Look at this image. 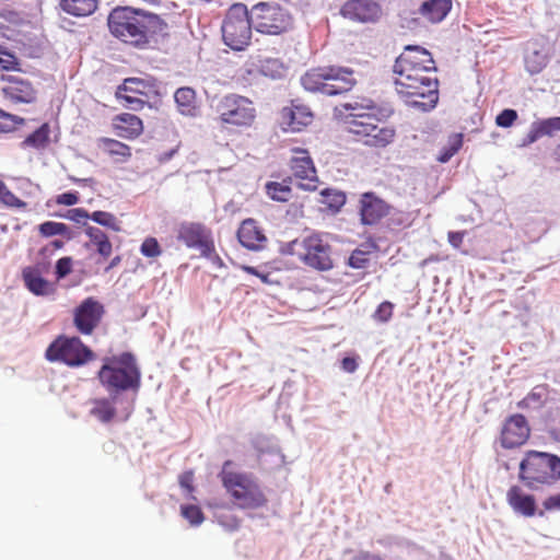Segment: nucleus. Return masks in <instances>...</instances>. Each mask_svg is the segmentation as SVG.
Listing matches in <instances>:
<instances>
[{"label": "nucleus", "instance_id": "f257e3e1", "mask_svg": "<svg viewBox=\"0 0 560 560\" xmlns=\"http://www.w3.org/2000/svg\"><path fill=\"white\" fill-rule=\"evenodd\" d=\"M107 24L113 36L137 48H147L156 36H165L167 23L158 14L131 7H116Z\"/></svg>", "mask_w": 560, "mask_h": 560}, {"label": "nucleus", "instance_id": "f03ea898", "mask_svg": "<svg viewBox=\"0 0 560 560\" xmlns=\"http://www.w3.org/2000/svg\"><path fill=\"white\" fill-rule=\"evenodd\" d=\"M371 100L347 102L335 107L336 117L343 121L345 129L354 136L357 141L374 148H385L393 142L395 130L380 125Z\"/></svg>", "mask_w": 560, "mask_h": 560}, {"label": "nucleus", "instance_id": "7ed1b4c3", "mask_svg": "<svg viewBox=\"0 0 560 560\" xmlns=\"http://www.w3.org/2000/svg\"><path fill=\"white\" fill-rule=\"evenodd\" d=\"M97 378L108 395L135 405L141 386V370L131 352L104 358Z\"/></svg>", "mask_w": 560, "mask_h": 560}, {"label": "nucleus", "instance_id": "20e7f679", "mask_svg": "<svg viewBox=\"0 0 560 560\" xmlns=\"http://www.w3.org/2000/svg\"><path fill=\"white\" fill-rule=\"evenodd\" d=\"M430 71H436L435 62L431 54L420 46H407L405 52L395 61L394 72L398 75L395 80L397 88L416 89L419 83L435 89V80L425 75Z\"/></svg>", "mask_w": 560, "mask_h": 560}, {"label": "nucleus", "instance_id": "39448f33", "mask_svg": "<svg viewBox=\"0 0 560 560\" xmlns=\"http://www.w3.org/2000/svg\"><path fill=\"white\" fill-rule=\"evenodd\" d=\"M301 84L310 92L336 96L349 92L357 84L354 72L339 66L318 67L301 78Z\"/></svg>", "mask_w": 560, "mask_h": 560}, {"label": "nucleus", "instance_id": "423d86ee", "mask_svg": "<svg viewBox=\"0 0 560 560\" xmlns=\"http://www.w3.org/2000/svg\"><path fill=\"white\" fill-rule=\"evenodd\" d=\"M231 460L224 462L220 478L223 486L240 509H258L266 504L267 499L254 477L249 474L229 470Z\"/></svg>", "mask_w": 560, "mask_h": 560}, {"label": "nucleus", "instance_id": "0eeeda50", "mask_svg": "<svg viewBox=\"0 0 560 560\" xmlns=\"http://www.w3.org/2000/svg\"><path fill=\"white\" fill-rule=\"evenodd\" d=\"M520 479L530 490H538L540 485H553L560 479V457L542 452H528L520 463Z\"/></svg>", "mask_w": 560, "mask_h": 560}, {"label": "nucleus", "instance_id": "6e6552de", "mask_svg": "<svg viewBox=\"0 0 560 560\" xmlns=\"http://www.w3.org/2000/svg\"><path fill=\"white\" fill-rule=\"evenodd\" d=\"M254 28L252 12L244 3L232 4L222 23L224 44L234 50H242L249 44Z\"/></svg>", "mask_w": 560, "mask_h": 560}, {"label": "nucleus", "instance_id": "1a4fd4ad", "mask_svg": "<svg viewBox=\"0 0 560 560\" xmlns=\"http://www.w3.org/2000/svg\"><path fill=\"white\" fill-rule=\"evenodd\" d=\"M45 358L78 368L93 360L94 352L79 337L59 336L46 349Z\"/></svg>", "mask_w": 560, "mask_h": 560}, {"label": "nucleus", "instance_id": "9d476101", "mask_svg": "<svg viewBox=\"0 0 560 560\" xmlns=\"http://www.w3.org/2000/svg\"><path fill=\"white\" fill-rule=\"evenodd\" d=\"M254 30L261 34L278 35L292 25L289 12L278 3L259 2L252 7Z\"/></svg>", "mask_w": 560, "mask_h": 560}, {"label": "nucleus", "instance_id": "9b49d317", "mask_svg": "<svg viewBox=\"0 0 560 560\" xmlns=\"http://www.w3.org/2000/svg\"><path fill=\"white\" fill-rule=\"evenodd\" d=\"M215 112L225 124L248 126L255 118V108L252 102L236 94H229L218 101Z\"/></svg>", "mask_w": 560, "mask_h": 560}, {"label": "nucleus", "instance_id": "f8f14e48", "mask_svg": "<svg viewBox=\"0 0 560 560\" xmlns=\"http://www.w3.org/2000/svg\"><path fill=\"white\" fill-rule=\"evenodd\" d=\"M91 404L90 415L103 424L110 423L114 420L125 422L135 409V405L130 400H122L115 395L93 399Z\"/></svg>", "mask_w": 560, "mask_h": 560}, {"label": "nucleus", "instance_id": "ddd939ff", "mask_svg": "<svg viewBox=\"0 0 560 560\" xmlns=\"http://www.w3.org/2000/svg\"><path fill=\"white\" fill-rule=\"evenodd\" d=\"M176 238L187 248L197 249L200 254L211 253L212 231L200 222L183 221L176 228Z\"/></svg>", "mask_w": 560, "mask_h": 560}, {"label": "nucleus", "instance_id": "4468645a", "mask_svg": "<svg viewBox=\"0 0 560 560\" xmlns=\"http://www.w3.org/2000/svg\"><path fill=\"white\" fill-rule=\"evenodd\" d=\"M302 261L316 270L327 271L334 268L331 257V246L318 234H313L303 238Z\"/></svg>", "mask_w": 560, "mask_h": 560}, {"label": "nucleus", "instance_id": "2eb2a0df", "mask_svg": "<svg viewBox=\"0 0 560 560\" xmlns=\"http://www.w3.org/2000/svg\"><path fill=\"white\" fill-rule=\"evenodd\" d=\"M105 313L104 305L94 298H86L73 312V324L82 335H91Z\"/></svg>", "mask_w": 560, "mask_h": 560}, {"label": "nucleus", "instance_id": "dca6fc26", "mask_svg": "<svg viewBox=\"0 0 560 560\" xmlns=\"http://www.w3.org/2000/svg\"><path fill=\"white\" fill-rule=\"evenodd\" d=\"M439 81L435 80V89L419 83L416 89L397 88V92L404 98L405 103L417 110L429 112L433 109L439 101Z\"/></svg>", "mask_w": 560, "mask_h": 560}, {"label": "nucleus", "instance_id": "f3484780", "mask_svg": "<svg viewBox=\"0 0 560 560\" xmlns=\"http://www.w3.org/2000/svg\"><path fill=\"white\" fill-rule=\"evenodd\" d=\"M340 14L358 23H376L382 16V7L375 0H348L340 8Z\"/></svg>", "mask_w": 560, "mask_h": 560}, {"label": "nucleus", "instance_id": "a211bd4d", "mask_svg": "<svg viewBox=\"0 0 560 560\" xmlns=\"http://www.w3.org/2000/svg\"><path fill=\"white\" fill-rule=\"evenodd\" d=\"M3 86L1 88L3 96L13 103L30 104L36 100V90L32 83L20 75H1Z\"/></svg>", "mask_w": 560, "mask_h": 560}, {"label": "nucleus", "instance_id": "6ab92c4d", "mask_svg": "<svg viewBox=\"0 0 560 560\" xmlns=\"http://www.w3.org/2000/svg\"><path fill=\"white\" fill-rule=\"evenodd\" d=\"M389 205L375 192L368 191L360 196L359 213L364 225H374L389 213Z\"/></svg>", "mask_w": 560, "mask_h": 560}, {"label": "nucleus", "instance_id": "aec40b11", "mask_svg": "<svg viewBox=\"0 0 560 560\" xmlns=\"http://www.w3.org/2000/svg\"><path fill=\"white\" fill-rule=\"evenodd\" d=\"M529 436V427L523 415H513L506 419L501 430V445L514 448L523 445Z\"/></svg>", "mask_w": 560, "mask_h": 560}, {"label": "nucleus", "instance_id": "412c9836", "mask_svg": "<svg viewBox=\"0 0 560 560\" xmlns=\"http://www.w3.org/2000/svg\"><path fill=\"white\" fill-rule=\"evenodd\" d=\"M296 153L301 155L291 159V168L293 175L302 180L298 183V187L305 190H315L318 177L314 163L305 150H298Z\"/></svg>", "mask_w": 560, "mask_h": 560}, {"label": "nucleus", "instance_id": "4be33fe9", "mask_svg": "<svg viewBox=\"0 0 560 560\" xmlns=\"http://www.w3.org/2000/svg\"><path fill=\"white\" fill-rule=\"evenodd\" d=\"M313 115L305 105L291 103V106L283 107L280 113L279 124L283 131L296 132L312 122Z\"/></svg>", "mask_w": 560, "mask_h": 560}, {"label": "nucleus", "instance_id": "5701e85b", "mask_svg": "<svg viewBox=\"0 0 560 560\" xmlns=\"http://www.w3.org/2000/svg\"><path fill=\"white\" fill-rule=\"evenodd\" d=\"M548 49L538 42H529L524 54V65L530 74L540 73L549 62Z\"/></svg>", "mask_w": 560, "mask_h": 560}, {"label": "nucleus", "instance_id": "b1692460", "mask_svg": "<svg viewBox=\"0 0 560 560\" xmlns=\"http://www.w3.org/2000/svg\"><path fill=\"white\" fill-rule=\"evenodd\" d=\"M506 501L516 514L525 517H532L536 514L535 497L524 493L518 486H512L508 490Z\"/></svg>", "mask_w": 560, "mask_h": 560}, {"label": "nucleus", "instance_id": "393cba45", "mask_svg": "<svg viewBox=\"0 0 560 560\" xmlns=\"http://www.w3.org/2000/svg\"><path fill=\"white\" fill-rule=\"evenodd\" d=\"M237 238L242 246L250 250L261 249L267 241L254 219H246L242 222L237 231Z\"/></svg>", "mask_w": 560, "mask_h": 560}, {"label": "nucleus", "instance_id": "a878e982", "mask_svg": "<svg viewBox=\"0 0 560 560\" xmlns=\"http://www.w3.org/2000/svg\"><path fill=\"white\" fill-rule=\"evenodd\" d=\"M22 278L27 290L34 295L47 296L56 291L55 285L44 279L37 268L25 267L22 271Z\"/></svg>", "mask_w": 560, "mask_h": 560}, {"label": "nucleus", "instance_id": "bb28decb", "mask_svg": "<svg viewBox=\"0 0 560 560\" xmlns=\"http://www.w3.org/2000/svg\"><path fill=\"white\" fill-rule=\"evenodd\" d=\"M453 8L452 0H425L419 7V13L433 24L445 20Z\"/></svg>", "mask_w": 560, "mask_h": 560}, {"label": "nucleus", "instance_id": "cd10ccee", "mask_svg": "<svg viewBox=\"0 0 560 560\" xmlns=\"http://www.w3.org/2000/svg\"><path fill=\"white\" fill-rule=\"evenodd\" d=\"M98 0H60L59 7L66 13L84 18L93 14L97 9Z\"/></svg>", "mask_w": 560, "mask_h": 560}, {"label": "nucleus", "instance_id": "c85d7f7f", "mask_svg": "<svg viewBox=\"0 0 560 560\" xmlns=\"http://www.w3.org/2000/svg\"><path fill=\"white\" fill-rule=\"evenodd\" d=\"M175 103L180 114L194 117L197 114L196 92L188 86L179 88L174 94Z\"/></svg>", "mask_w": 560, "mask_h": 560}, {"label": "nucleus", "instance_id": "c756f323", "mask_svg": "<svg viewBox=\"0 0 560 560\" xmlns=\"http://www.w3.org/2000/svg\"><path fill=\"white\" fill-rule=\"evenodd\" d=\"M116 120L115 126L121 137L135 138L142 131V120L133 114H121Z\"/></svg>", "mask_w": 560, "mask_h": 560}, {"label": "nucleus", "instance_id": "7c9ffc66", "mask_svg": "<svg viewBox=\"0 0 560 560\" xmlns=\"http://www.w3.org/2000/svg\"><path fill=\"white\" fill-rule=\"evenodd\" d=\"M84 232L90 237L92 244L96 246V250L102 257L107 258L110 256L113 250L112 243L101 229L88 225Z\"/></svg>", "mask_w": 560, "mask_h": 560}, {"label": "nucleus", "instance_id": "2f4dec72", "mask_svg": "<svg viewBox=\"0 0 560 560\" xmlns=\"http://www.w3.org/2000/svg\"><path fill=\"white\" fill-rule=\"evenodd\" d=\"M49 126L43 124L34 132L28 135L21 143L22 148L44 149L49 142Z\"/></svg>", "mask_w": 560, "mask_h": 560}, {"label": "nucleus", "instance_id": "473e14b6", "mask_svg": "<svg viewBox=\"0 0 560 560\" xmlns=\"http://www.w3.org/2000/svg\"><path fill=\"white\" fill-rule=\"evenodd\" d=\"M320 202L326 205L329 210L337 212L346 203V195L343 191L325 188L320 192Z\"/></svg>", "mask_w": 560, "mask_h": 560}, {"label": "nucleus", "instance_id": "72a5a7b5", "mask_svg": "<svg viewBox=\"0 0 560 560\" xmlns=\"http://www.w3.org/2000/svg\"><path fill=\"white\" fill-rule=\"evenodd\" d=\"M39 232L43 236L50 237L55 235H62L67 240L73 238V233L70 228L60 222L46 221L39 225Z\"/></svg>", "mask_w": 560, "mask_h": 560}, {"label": "nucleus", "instance_id": "f704fd0d", "mask_svg": "<svg viewBox=\"0 0 560 560\" xmlns=\"http://www.w3.org/2000/svg\"><path fill=\"white\" fill-rule=\"evenodd\" d=\"M268 196L276 201L285 202L291 198V188L284 183L270 182L266 185Z\"/></svg>", "mask_w": 560, "mask_h": 560}, {"label": "nucleus", "instance_id": "c9c22d12", "mask_svg": "<svg viewBox=\"0 0 560 560\" xmlns=\"http://www.w3.org/2000/svg\"><path fill=\"white\" fill-rule=\"evenodd\" d=\"M90 219L94 221L95 223L105 226L107 229H110L115 232L121 231L120 222L117 220V218L106 211H94L91 213Z\"/></svg>", "mask_w": 560, "mask_h": 560}, {"label": "nucleus", "instance_id": "e433bc0d", "mask_svg": "<svg viewBox=\"0 0 560 560\" xmlns=\"http://www.w3.org/2000/svg\"><path fill=\"white\" fill-rule=\"evenodd\" d=\"M463 144L462 135H454L450 138L446 147L442 148L438 161L441 163L448 162L452 156L458 152Z\"/></svg>", "mask_w": 560, "mask_h": 560}, {"label": "nucleus", "instance_id": "4c0bfd02", "mask_svg": "<svg viewBox=\"0 0 560 560\" xmlns=\"http://www.w3.org/2000/svg\"><path fill=\"white\" fill-rule=\"evenodd\" d=\"M542 137H552L560 131V116L536 120Z\"/></svg>", "mask_w": 560, "mask_h": 560}, {"label": "nucleus", "instance_id": "58836bf2", "mask_svg": "<svg viewBox=\"0 0 560 560\" xmlns=\"http://www.w3.org/2000/svg\"><path fill=\"white\" fill-rule=\"evenodd\" d=\"M182 515L194 526L203 522V513L197 505H182Z\"/></svg>", "mask_w": 560, "mask_h": 560}, {"label": "nucleus", "instance_id": "ea45409f", "mask_svg": "<svg viewBox=\"0 0 560 560\" xmlns=\"http://www.w3.org/2000/svg\"><path fill=\"white\" fill-rule=\"evenodd\" d=\"M0 201L9 207L22 208L25 202L19 199L7 185L0 180Z\"/></svg>", "mask_w": 560, "mask_h": 560}, {"label": "nucleus", "instance_id": "a19ab883", "mask_svg": "<svg viewBox=\"0 0 560 560\" xmlns=\"http://www.w3.org/2000/svg\"><path fill=\"white\" fill-rule=\"evenodd\" d=\"M261 72L272 79L281 78L284 73L282 63L277 59H268L261 66Z\"/></svg>", "mask_w": 560, "mask_h": 560}, {"label": "nucleus", "instance_id": "79ce46f5", "mask_svg": "<svg viewBox=\"0 0 560 560\" xmlns=\"http://www.w3.org/2000/svg\"><path fill=\"white\" fill-rule=\"evenodd\" d=\"M140 253L145 257L153 258L160 256L162 254V250L156 238L148 237L141 244Z\"/></svg>", "mask_w": 560, "mask_h": 560}, {"label": "nucleus", "instance_id": "37998d69", "mask_svg": "<svg viewBox=\"0 0 560 560\" xmlns=\"http://www.w3.org/2000/svg\"><path fill=\"white\" fill-rule=\"evenodd\" d=\"M393 310V303L388 301L382 302L373 314L374 320L378 323H387L392 318Z\"/></svg>", "mask_w": 560, "mask_h": 560}, {"label": "nucleus", "instance_id": "c03bdc74", "mask_svg": "<svg viewBox=\"0 0 560 560\" xmlns=\"http://www.w3.org/2000/svg\"><path fill=\"white\" fill-rule=\"evenodd\" d=\"M303 238H295L291 242H288L281 246V253L284 255H291L299 257L300 260H302L303 256Z\"/></svg>", "mask_w": 560, "mask_h": 560}, {"label": "nucleus", "instance_id": "a18cd8bd", "mask_svg": "<svg viewBox=\"0 0 560 560\" xmlns=\"http://www.w3.org/2000/svg\"><path fill=\"white\" fill-rule=\"evenodd\" d=\"M542 402L541 393L534 389L518 402V407L538 409L542 406Z\"/></svg>", "mask_w": 560, "mask_h": 560}, {"label": "nucleus", "instance_id": "49530a36", "mask_svg": "<svg viewBox=\"0 0 560 560\" xmlns=\"http://www.w3.org/2000/svg\"><path fill=\"white\" fill-rule=\"evenodd\" d=\"M66 219L73 221L78 224H82L83 226H88V219H90L91 213H89L83 208H74L67 211V213L63 215Z\"/></svg>", "mask_w": 560, "mask_h": 560}, {"label": "nucleus", "instance_id": "de8ad7c7", "mask_svg": "<svg viewBox=\"0 0 560 560\" xmlns=\"http://www.w3.org/2000/svg\"><path fill=\"white\" fill-rule=\"evenodd\" d=\"M517 119V112L512 108L503 109L495 118V124L502 128L511 127Z\"/></svg>", "mask_w": 560, "mask_h": 560}, {"label": "nucleus", "instance_id": "09e8293b", "mask_svg": "<svg viewBox=\"0 0 560 560\" xmlns=\"http://www.w3.org/2000/svg\"><path fill=\"white\" fill-rule=\"evenodd\" d=\"M72 270V258L71 257H62L56 262V277L58 280L67 277Z\"/></svg>", "mask_w": 560, "mask_h": 560}, {"label": "nucleus", "instance_id": "8fccbe9b", "mask_svg": "<svg viewBox=\"0 0 560 560\" xmlns=\"http://www.w3.org/2000/svg\"><path fill=\"white\" fill-rule=\"evenodd\" d=\"M143 85L142 80L138 78H128L124 81L116 92V95H122L124 92L140 93L139 86Z\"/></svg>", "mask_w": 560, "mask_h": 560}, {"label": "nucleus", "instance_id": "3c124183", "mask_svg": "<svg viewBox=\"0 0 560 560\" xmlns=\"http://www.w3.org/2000/svg\"><path fill=\"white\" fill-rule=\"evenodd\" d=\"M117 98L120 100L121 104L125 107L132 109V110H139L144 106V101H142L141 98H139L137 96L122 94V95H117Z\"/></svg>", "mask_w": 560, "mask_h": 560}, {"label": "nucleus", "instance_id": "603ef678", "mask_svg": "<svg viewBox=\"0 0 560 560\" xmlns=\"http://www.w3.org/2000/svg\"><path fill=\"white\" fill-rule=\"evenodd\" d=\"M349 266L355 269L365 268L369 264V259L365 256V253L362 250H354L349 257Z\"/></svg>", "mask_w": 560, "mask_h": 560}, {"label": "nucleus", "instance_id": "864d4df0", "mask_svg": "<svg viewBox=\"0 0 560 560\" xmlns=\"http://www.w3.org/2000/svg\"><path fill=\"white\" fill-rule=\"evenodd\" d=\"M541 133H540V130L537 126V122L536 120L532 122L530 127H529V131L528 133L523 138L520 147L521 148H525V147H528L532 143L536 142L539 138H541Z\"/></svg>", "mask_w": 560, "mask_h": 560}, {"label": "nucleus", "instance_id": "5fc2aeb1", "mask_svg": "<svg viewBox=\"0 0 560 560\" xmlns=\"http://www.w3.org/2000/svg\"><path fill=\"white\" fill-rule=\"evenodd\" d=\"M108 151L113 155L130 156V148L117 140H108Z\"/></svg>", "mask_w": 560, "mask_h": 560}, {"label": "nucleus", "instance_id": "6e6d98bb", "mask_svg": "<svg viewBox=\"0 0 560 560\" xmlns=\"http://www.w3.org/2000/svg\"><path fill=\"white\" fill-rule=\"evenodd\" d=\"M78 201H79V195L77 191H67L61 195H58L56 198V202L58 205H63V206H73V205L78 203Z\"/></svg>", "mask_w": 560, "mask_h": 560}, {"label": "nucleus", "instance_id": "4d7b16f0", "mask_svg": "<svg viewBox=\"0 0 560 560\" xmlns=\"http://www.w3.org/2000/svg\"><path fill=\"white\" fill-rule=\"evenodd\" d=\"M192 481H194V474L191 471H186L179 476L180 487L186 489L188 492H191L194 490Z\"/></svg>", "mask_w": 560, "mask_h": 560}, {"label": "nucleus", "instance_id": "13d9d810", "mask_svg": "<svg viewBox=\"0 0 560 560\" xmlns=\"http://www.w3.org/2000/svg\"><path fill=\"white\" fill-rule=\"evenodd\" d=\"M544 508L548 511L560 510V493L548 497L544 501Z\"/></svg>", "mask_w": 560, "mask_h": 560}, {"label": "nucleus", "instance_id": "bf43d9fd", "mask_svg": "<svg viewBox=\"0 0 560 560\" xmlns=\"http://www.w3.org/2000/svg\"><path fill=\"white\" fill-rule=\"evenodd\" d=\"M341 368L348 373H353L358 369V363L354 358L346 357L341 361Z\"/></svg>", "mask_w": 560, "mask_h": 560}, {"label": "nucleus", "instance_id": "052dcab7", "mask_svg": "<svg viewBox=\"0 0 560 560\" xmlns=\"http://www.w3.org/2000/svg\"><path fill=\"white\" fill-rule=\"evenodd\" d=\"M201 256L206 257L207 259H209L212 264L217 265L218 267H223V265H224L222 259L220 258V256L215 253L214 241H212L211 253L201 254Z\"/></svg>", "mask_w": 560, "mask_h": 560}, {"label": "nucleus", "instance_id": "680f3d73", "mask_svg": "<svg viewBox=\"0 0 560 560\" xmlns=\"http://www.w3.org/2000/svg\"><path fill=\"white\" fill-rule=\"evenodd\" d=\"M463 240H464L463 232H450L448 233V242L455 248H458L462 245Z\"/></svg>", "mask_w": 560, "mask_h": 560}, {"label": "nucleus", "instance_id": "e2e57ef3", "mask_svg": "<svg viewBox=\"0 0 560 560\" xmlns=\"http://www.w3.org/2000/svg\"><path fill=\"white\" fill-rule=\"evenodd\" d=\"M69 179L72 183L78 184V185H82V186H92L94 184V179L92 177H89V178H78V177H74V176H69Z\"/></svg>", "mask_w": 560, "mask_h": 560}, {"label": "nucleus", "instance_id": "0e129e2a", "mask_svg": "<svg viewBox=\"0 0 560 560\" xmlns=\"http://www.w3.org/2000/svg\"><path fill=\"white\" fill-rule=\"evenodd\" d=\"M0 118L10 119L15 124H23V121H24L23 118L8 114V113L3 112L2 109H0Z\"/></svg>", "mask_w": 560, "mask_h": 560}, {"label": "nucleus", "instance_id": "69168bd1", "mask_svg": "<svg viewBox=\"0 0 560 560\" xmlns=\"http://www.w3.org/2000/svg\"><path fill=\"white\" fill-rule=\"evenodd\" d=\"M353 560H382L380 557L371 555L369 552H361L353 558Z\"/></svg>", "mask_w": 560, "mask_h": 560}, {"label": "nucleus", "instance_id": "338daca9", "mask_svg": "<svg viewBox=\"0 0 560 560\" xmlns=\"http://www.w3.org/2000/svg\"><path fill=\"white\" fill-rule=\"evenodd\" d=\"M120 261H121V257L120 256H115L110 260L109 265L106 267L105 271H109L110 269L117 267L120 264Z\"/></svg>", "mask_w": 560, "mask_h": 560}, {"label": "nucleus", "instance_id": "774afa93", "mask_svg": "<svg viewBox=\"0 0 560 560\" xmlns=\"http://www.w3.org/2000/svg\"><path fill=\"white\" fill-rule=\"evenodd\" d=\"M242 269H243L245 272L249 273V275H254V276H256V277L260 276V271H259L257 268H255V267H252V266H242Z\"/></svg>", "mask_w": 560, "mask_h": 560}]
</instances>
